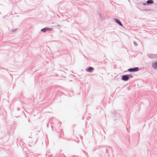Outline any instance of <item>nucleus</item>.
<instances>
[{
	"label": "nucleus",
	"mask_w": 157,
	"mask_h": 157,
	"mask_svg": "<svg viewBox=\"0 0 157 157\" xmlns=\"http://www.w3.org/2000/svg\"><path fill=\"white\" fill-rule=\"evenodd\" d=\"M122 79L124 81H127L129 79L128 75H126L122 76Z\"/></svg>",
	"instance_id": "obj_2"
},
{
	"label": "nucleus",
	"mask_w": 157,
	"mask_h": 157,
	"mask_svg": "<svg viewBox=\"0 0 157 157\" xmlns=\"http://www.w3.org/2000/svg\"><path fill=\"white\" fill-rule=\"evenodd\" d=\"M128 76H129V78H132V77H133V76L131 75H128Z\"/></svg>",
	"instance_id": "obj_10"
},
{
	"label": "nucleus",
	"mask_w": 157,
	"mask_h": 157,
	"mask_svg": "<svg viewBox=\"0 0 157 157\" xmlns=\"http://www.w3.org/2000/svg\"><path fill=\"white\" fill-rule=\"evenodd\" d=\"M146 4V3H144V5H145Z\"/></svg>",
	"instance_id": "obj_13"
},
{
	"label": "nucleus",
	"mask_w": 157,
	"mask_h": 157,
	"mask_svg": "<svg viewBox=\"0 0 157 157\" xmlns=\"http://www.w3.org/2000/svg\"><path fill=\"white\" fill-rule=\"evenodd\" d=\"M94 70V69L92 67H89L86 69V71L89 72H91Z\"/></svg>",
	"instance_id": "obj_3"
},
{
	"label": "nucleus",
	"mask_w": 157,
	"mask_h": 157,
	"mask_svg": "<svg viewBox=\"0 0 157 157\" xmlns=\"http://www.w3.org/2000/svg\"><path fill=\"white\" fill-rule=\"evenodd\" d=\"M114 21H115L117 23V24H118L119 25L121 26H123V25L121 22L120 21L117 19H114Z\"/></svg>",
	"instance_id": "obj_5"
},
{
	"label": "nucleus",
	"mask_w": 157,
	"mask_h": 157,
	"mask_svg": "<svg viewBox=\"0 0 157 157\" xmlns=\"http://www.w3.org/2000/svg\"><path fill=\"white\" fill-rule=\"evenodd\" d=\"M139 70V68L138 67H136L134 68H130L128 69V71L130 72H134L137 71Z\"/></svg>",
	"instance_id": "obj_1"
},
{
	"label": "nucleus",
	"mask_w": 157,
	"mask_h": 157,
	"mask_svg": "<svg viewBox=\"0 0 157 157\" xmlns=\"http://www.w3.org/2000/svg\"><path fill=\"white\" fill-rule=\"evenodd\" d=\"M151 58L152 59H154L157 56V54L153 55L152 54L151 55Z\"/></svg>",
	"instance_id": "obj_8"
},
{
	"label": "nucleus",
	"mask_w": 157,
	"mask_h": 157,
	"mask_svg": "<svg viewBox=\"0 0 157 157\" xmlns=\"http://www.w3.org/2000/svg\"><path fill=\"white\" fill-rule=\"evenodd\" d=\"M52 29L51 28H45L43 29H41V31L43 32L44 33L47 31H52Z\"/></svg>",
	"instance_id": "obj_4"
},
{
	"label": "nucleus",
	"mask_w": 157,
	"mask_h": 157,
	"mask_svg": "<svg viewBox=\"0 0 157 157\" xmlns=\"http://www.w3.org/2000/svg\"><path fill=\"white\" fill-rule=\"evenodd\" d=\"M133 43H134V44L135 46H137V43L135 41H134Z\"/></svg>",
	"instance_id": "obj_9"
},
{
	"label": "nucleus",
	"mask_w": 157,
	"mask_h": 157,
	"mask_svg": "<svg viewBox=\"0 0 157 157\" xmlns=\"http://www.w3.org/2000/svg\"><path fill=\"white\" fill-rule=\"evenodd\" d=\"M55 27H59L60 26V25L58 24H57L56 25L54 26Z\"/></svg>",
	"instance_id": "obj_11"
},
{
	"label": "nucleus",
	"mask_w": 157,
	"mask_h": 157,
	"mask_svg": "<svg viewBox=\"0 0 157 157\" xmlns=\"http://www.w3.org/2000/svg\"><path fill=\"white\" fill-rule=\"evenodd\" d=\"M147 4H151L154 3V2L152 0H148L147 1Z\"/></svg>",
	"instance_id": "obj_7"
},
{
	"label": "nucleus",
	"mask_w": 157,
	"mask_h": 157,
	"mask_svg": "<svg viewBox=\"0 0 157 157\" xmlns=\"http://www.w3.org/2000/svg\"><path fill=\"white\" fill-rule=\"evenodd\" d=\"M16 30V29L14 30H12V31H14Z\"/></svg>",
	"instance_id": "obj_12"
},
{
	"label": "nucleus",
	"mask_w": 157,
	"mask_h": 157,
	"mask_svg": "<svg viewBox=\"0 0 157 157\" xmlns=\"http://www.w3.org/2000/svg\"><path fill=\"white\" fill-rule=\"evenodd\" d=\"M152 66L154 68L157 69V61L152 63Z\"/></svg>",
	"instance_id": "obj_6"
}]
</instances>
